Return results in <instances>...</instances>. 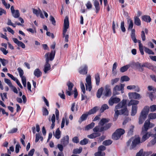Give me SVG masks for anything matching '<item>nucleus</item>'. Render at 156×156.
<instances>
[{
    "mask_svg": "<svg viewBox=\"0 0 156 156\" xmlns=\"http://www.w3.org/2000/svg\"><path fill=\"white\" fill-rule=\"evenodd\" d=\"M137 107L136 105H133L131 115L132 116H134L137 112Z\"/></svg>",
    "mask_w": 156,
    "mask_h": 156,
    "instance_id": "5701e85b",
    "label": "nucleus"
},
{
    "mask_svg": "<svg viewBox=\"0 0 156 156\" xmlns=\"http://www.w3.org/2000/svg\"><path fill=\"white\" fill-rule=\"evenodd\" d=\"M73 141L76 143H77L79 142V140L78 139V137L77 136L74 137L72 139Z\"/></svg>",
    "mask_w": 156,
    "mask_h": 156,
    "instance_id": "338daca9",
    "label": "nucleus"
},
{
    "mask_svg": "<svg viewBox=\"0 0 156 156\" xmlns=\"http://www.w3.org/2000/svg\"><path fill=\"white\" fill-rule=\"evenodd\" d=\"M69 27V18L66 16L64 20V27L63 30L62 35L63 37L65 38V41L66 42H68V38L69 36L68 34L66 35V33L67 31V29Z\"/></svg>",
    "mask_w": 156,
    "mask_h": 156,
    "instance_id": "7ed1b4c3",
    "label": "nucleus"
},
{
    "mask_svg": "<svg viewBox=\"0 0 156 156\" xmlns=\"http://www.w3.org/2000/svg\"><path fill=\"white\" fill-rule=\"evenodd\" d=\"M50 20L51 22L54 25H55V18L52 16H50Z\"/></svg>",
    "mask_w": 156,
    "mask_h": 156,
    "instance_id": "e2e57ef3",
    "label": "nucleus"
},
{
    "mask_svg": "<svg viewBox=\"0 0 156 156\" xmlns=\"http://www.w3.org/2000/svg\"><path fill=\"white\" fill-rule=\"evenodd\" d=\"M69 137L67 135L62 139L61 140V143L64 146H66L69 143Z\"/></svg>",
    "mask_w": 156,
    "mask_h": 156,
    "instance_id": "4468645a",
    "label": "nucleus"
},
{
    "mask_svg": "<svg viewBox=\"0 0 156 156\" xmlns=\"http://www.w3.org/2000/svg\"><path fill=\"white\" fill-rule=\"evenodd\" d=\"M150 136L151 133L149 132H147L143 136L141 141V143L145 141L147 139L149 138Z\"/></svg>",
    "mask_w": 156,
    "mask_h": 156,
    "instance_id": "a211bd4d",
    "label": "nucleus"
},
{
    "mask_svg": "<svg viewBox=\"0 0 156 156\" xmlns=\"http://www.w3.org/2000/svg\"><path fill=\"white\" fill-rule=\"evenodd\" d=\"M141 37L143 41H145L146 39L144 31H141Z\"/></svg>",
    "mask_w": 156,
    "mask_h": 156,
    "instance_id": "69168bd1",
    "label": "nucleus"
},
{
    "mask_svg": "<svg viewBox=\"0 0 156 156\" xmlns=\"http://www.w3.org/2000/svg\"><path fill=\"white\" fill-rule=\"evenodd\" d=\"M149 108L148 106L145 107L141 112L139 118V123L142 124L146 118L147 115L149 112Z\"/></svg>",
    "mask_w": 156,
    "mask_h": 156,
    "instance_id": "20e7f679",
    "label": "nucleus"
},
{
    "mask_svg": "<svg viewBox=\"0 0 156 156\" xmlns=\"http://www.w3.org/2000/svg\"><path fill=\"white\" fill-rule=\"evenodd\" d=\"M94 155L95 156H104L105 155V153L104 152L98 151L94 154Z\"/></svg>",
    "mask_w": 156,
    "mask_h": 156,
    "instance_id": "c03bdc74",
    "label": "nucleus"
},
{
    "mask_svg": "<svg viewBox=\"0 0 156 156\" xmlns=\"http://www.w3.org/2000/svg\"><path fill=\"white\" fill-rule=\"evenodd\" d=\"M86 80L87 82V84L86 85L91 84V76H89L87 77Z\"/></svg>",
    "mask_w": 156,
    "mask_h": 156,
    "instance_id": "de8ad7c7",
    "label": "nucleus"
},
{
    "mask_svg": "<svg viewBox=\"0 0 156 156\" xmlns=\"http://www.w3.org/2000/svg\"><path fill=\"white\" fill-rule=\"evenodd\" d=\"M126 104V100L123 99L115 106L116 110H115L114 121H115L117 119L119 115H128V111L127 109Z\"/></svg>",
    "mask_w": 156,
    "mask_h": 156,
    "instance_id": "f257e3e1",
    "label": "nucleus"
},
{
    "mask_svg": "<svg viewBox=\"0 0 156 156\" xmlns=\"http://www.w3.org/2000/svg\"><path fill=\"white\" fill-rule=\"evenodd\" d=\"M0 61L4 66H5L8 63V61L5 59L0 58Z\"/></svg>",
    "mask_w": 156,
    "mask_h": 156,
    "instance_id": "864d4df0",
    "label": "nucleus"
},
{
    "mask_svg": "<svg viewBox=\"0 0 156 156\" xmlns=\"http://www.w3.org/2000/svg\"><path fill=\"white\" fill-rule=\"evenodd\" d=\"M12 13L13 16L15 18H18L20 15L19 11L18 10H16Z\"/></svg>",
    "mask_w": 156,
    "mask_h": 156,
    "instance_id": "f704fd0d",
    "label": "nucleus"
},
{
    "mask_svg": "<svg viewBox=\"0 0 156 156\" xmlns=\"http://www.w3.org/2000/svg\"><path fill=\"white\" fill-rule=\"evenodd\" d=\"M154 138L148 143L147 146L150 147L154 145L156 143V133L154 135Z\"/></svg>",
    "mask_w": 156,
    "mask_h": 156,
    "instance_id": "aec40b11",
    "label": "nucleus"
},
{
    "mask_svg": "<svg viewBox=\"0 0 156 156\" xmlns=\"http://www.w3.org/2000/svg\"><path fill=\"white\" fill-rule=\"evenodd\" d=\"M125 133V131L122 129H117L113 134L112 138L114 140H117L123 135Z\"/></svg>",
    "mask_w": 156,
    "mask_h": 156,
    "instance_id": "0eeeda50",
    "label": "nucleus"
},
{
    "mask_svg": "<svg viewBox=\"0 0 156 156\" xmlns=\"http://www.w3.org/2000/svg\"><path fill=\"white\" fill-rule=\"evenodd\" d=\"M67 85L68 87V89L66 90V94L70 96L73 94L71 90L73 87L74 84L73 83L69 81L67 83Z\"/></svg>",
    "mask_w": 156,
    "mask_h": 156,
    "instance_id": "9b49d317",
    "label": "nucleus"
},
{
    "mask_svg": "<svg viewBox=\"0 0 156 156\" xmlns=\"http://www.w3.org/2000/svg\"><path fill=\"white\" fill-rule=\"evenodd\" d=\"M80 85L81 88L82 90V91L83 92V93L84 94L85 92V90L84 84L83 82H81Z\"/></svg>",
    "mask_w": 156,
    "mask_h": 156,
    "instance_id": "052dcab7",
    "label": "nucleus"
},
{
    "mask_svg": "<svg viewBox=\"0 0 156 156\" xmlns=\"http://www.w3.org/2000/svg\"><path fill=\"white\" fill-rule=\"evenodd\" d=\"M93 133L90 135H87V137L90 139H93L100 136L101 134L97 132Z\"/></svg>",
    "mask_w": 156,
    "mask_h": 156,
    "instance_id": "dca6fc26",
    "label": "nucleus"
},
{
    "mask_svg": "<svg viewBox=\"0 0 156 156\" xmlns=\"http://www.w3.org/2000/svg\"><path fill=\"white\" fill-rule=\"evenodd\" d=\"M88 115H89L88 112L86 114H84L82 115L80 118V120H79V122H81L85 120Z\"/></svg>",
    "mask_w": 156,
    "mask_h": 156,
    "instance_id": "bb28decb",
    "label": "nucleus"
},
{
    "mask_svg": "<svg viewBox=\"0 0 156 156\" xmlns=\"http://www.w3.org/2000/svg\"><path fill=\"white\" fill-rule=\"evenodd\" d=\"M82 151V148H76L73 151V153L75 154H80Z\"/></svg>",
    "mask_w": 156,
    "mask_h": 156,
    "instance_id": "09e8293b",
    "label": "nucleus"
},
{
    "mask_svg": "<svg viewBox=\"0 0 156 156\" xmlns=\"http://www.w3.org/2000/svg\"><path fill=\"white\" fill-rule=\"evenodd\" d=\"M35 151L34 149H32L29 152L28 154H25L24 156H33Z\"/></svg>",
    "mask_w": 156,
    "mask_h": 156,
    "instance_id": "3c124183",
    "label": "nucleus"
},
{
    "mask_svg": "<svg viewBox=\"0 0 156 156\" xmlns=\"http://www.w3.org/2000/svg\"><path fill=\"white\" fill-rule=\"evenodd\" d=\"M156 92V89L153 90V91L148 92L147 93L148 96L149 97L151 101H152V98L154 96Z\"/></svg>",
    "mask_w": 156,
    "mask_h": 156,
    "instance_id": "393cba45",
    "label": "nucleus"
},
{
    "mask_svg": "<svg viewBox=\"0 0 156 156\" xmlns=\"http://www.w3.org/2000/svg\"><path fill=\"white\" fill-rule=\"evenodd\" d=\"M142 20L147 22H150L151 20V18L149 16L144 15L142 16Z\"/></svg>",
    "mask_w": 156,
    "mask_h": 156,
    "instance_id": "412c9836",
    "label": "nucleus"
},
{
    "mask_svg": "<svg viewBox=\"0 0 156 156\" xmlns=\"http://www.w3.org/2000/svg\"><path fill=\"white\" fill-rule=\"evenodd\" d=\"M54 135L57 139H59L60 138L61 136V132L59 128L57 129L55 131V133L54 134Z\"/></svg>",
    "mask_w": 156,
    "mask_h": 156,
    "instance_id": "b1692460",
    "label": "nucleus"
},
{
    "mask_svg": "<svg viewBox=\"0 0 156 156\" xmlns=\"http://www.w3.org/2000/svg\"><path fill=\"white\" fill-rule=\"evenodd\" d=\"M136 65L139 69H140L141 71H143V67H144V66H143V64L141 65L140 63L137 62L136 63Z\"/></svg>",
    "mask_w": 156,
    "mask_h": 156,
    "instance_id": "5fc2aeb1",
    "label": "nucleus"
},
{
    "mask_svg": "<svg viewBox=\"0 0 156 156\" xmlns=\"http://www.w3.org/2000/svg\"><path fill=\"white\" fill-rule=\"evenodd\" d=\"M128 95L130 99H140L141 98L140 94L136 92L129 93Z\"/></svg>",
    "mask_w": 156,
    "mask_h": 156,
    "instance_id": "f8f14e48",
    "label": "nucleus"
},
{
    "mask_svg": "<svg viewBox=\"0 0 156 156\" xmlns=\"http://www.w3.org/2000/svg\"><path fill=\"white\" fill-rule=\"evenodd\" d=\"M95 125V123L94 122H91L90 124L87 126L85 127V130H88L92 128Z\"/></svg>",
    "mask_w": 156,
    "mask_h": 156,
    "instance_id": "473e14b6",
    "label": "nucleus"
},
{
    "mask_svg": "<svg viewBox=\"0 0 156 156\" xmlns=\"http://www.w3.org/2000/svg\"><path fill=\"white\" fill-rule=\"evenodd\" d=\"M134 23L137 26H140L141 25V21L138 17H135L134 18Z\"/></svg>",
    "mask_w": 156,
    "mask_h": 156,
    "instance_id": "e433bc0d",
    "label": "nucleus"
},
{
    "mask_svg": "<svg viewBox=\"0 0 156 156\" xmlns=\"http://www.w3.org/2000/svg\"><path fill=\"white\" fill-rule=\"evenodd\" d=\"M151 112H153L156 110V105H153L150 107Z\"/></svg>",
    "mask_w": 156,
    "mask_h": 156,
    "instance_id": "4d7b16f0",
    "label": "nucleus"
},
{
    "mask_svg": "<svg viewBox=\"0 0 156 156\" xmlns=\"http://www.w3.org/2000/svg\"><path fill=\"white\" fill-rule=\"evenodd\" d=\"M139 101L134 100H131L129 102L128 104V106L136 105L138 104Z\"/></svg>",
    "mask_w": 156,
    "mask_h": 156,
    "instance_id": "a878e982",
    "label": "nucleus"
},
{
    "mask_svg": "<svg viewBox=\"0 0 156 156\" xmlns=\"http://www.w3.org/2000/svg\"><path fill=\"white\" fill-rule=\"evenodd\" d=\"M121 28L122 31L123 32H125V31L126 29L124 27V21H122L121 23Z\"/></svg>",
    "mask_w": 156,
    "mask_h": 156,
    "instance_id": "6e6d98bb",
    "label": "nucleus"
},
{
    "mask_svg": "<svg viewBox=\"0 0 156 156\" xmlns=\"http://www.w3.org/2000/svg\"><path fill=\"white\" fill-rule=\"evenodd\" d=\"M94 5L96 10V12L98 13L100 9L99 2L96 0L94 1Z\"/></svg>",
    "mask_w": 156,
    "mask_h": 156,
    "instance_id": "4be33fe9",
    "label": "nucleus"
},
{
    "mask_svg": "<svg viewBox=\"0 0 156 156\" xmlns=\"http://www.w3.org/2000/svg\"><path fill=\"white\" fill-rule=\"evenodd\" d=\"M129 80V78L128 76H124L121 77L120 80L122 82L124 81H128Z\"/></svg>",
    "mask_w": 156,
    "mask_h": 156,
    "instance_id": "a19ab883",
    "label": "nucleus"
},
{
    "mask_svg": "<svg viewBox=\"0 0 156 156\" xmlns=\"http://www.w3.org/2000/svg\"><path fill=\"white\" fill-rule=\"evenodd\" d=\"M130 66V65H127L122 66L121 68L120 71L121 72H124L127 70Z\"/></svg>",
    "mask_w": 156,
    "mask_h": 156,
    "instance_id": "c756f323",
    "label": "nucleus"
},
{
    "mask_svg": "<svg viewBox=\"0 0 156 156\" xmlns=\"http://www.w3.org/2000/svg\"><path fill=\"white\" fill-rule=\"evenodd\" d=\"M124 86V84H121L120 85L115 86L113 89V94L114 95L118 94H119V92L120 91L123 93Z\"/></svg>",
    "mask_w": 156,
    "mask_h": 156,
    "instance_id": "6e6552de",
    "label": "nucleus"
},
{
    "mask_svg": "<svg viewBox=\"0 0 156 156\" xmlns=\"http://www.w3.org/2000/svg\"><path fill=\"white\" fill-rule=\"evenodd\" d=\"M108 108L109 107L107 104H104L103 105L100 109L101 112H103L105 110L108 109Z\"/></svg>",
    "mask_w": 156,
    "mask_h": 156,
    "instance_id": "79ce46f5",
    "label": "nucleus"
},
{
    "mask_svg": "<svg viewBox=\"0 0 156 156\" xmlns=\"http://www.w3.org/2000/svg\"><path fill=\"white\" fill-rule=\"evenodd\" d=\"M80 73L82 74H86L87 73V67L85 66L83 68L79 71Z\"/></svg>",
    "mask_w": 156,
    "mask_h": 156,
    "instance_id": "7c9ffc66",
    "label": "nucleus"
},
{
    "mask_svg": "<svg viewBox=\"0 0 156 156\" xmlns=\"http://www.w3.org/2000/svg\"><path fill=\"white\" fill-rule=\"evenodd\" d=\"M105 95L106 96H109L111 95L112 92L111 89L109 88V86L107 85L105 87Z\"/></svg>",
    "mask_w": 156,
    "mask_h": 156,
    "instance_id": "2eb2a0df",
    "label": "nucleus"
},
{
    "mask_svg": "<svg viewBox=\"0 0 156 156\" xmlns=\"http://www.w3.org/2000/svg\"><path fill=\"white\" fill-rule=\"evenodd\" d=\"M112 143V141L110 140H108L104 141L103 142V144L105 146H108L110 145Z\"/></svg>",
    "mask_w": 156,
    "mask_h": 156,
    "instance_id": "37998d69",
    "label": "nucleus"
},
{
    "mask_svg": "<svg viewBox=\"0 0 156 156\" xmlns=\"http://www.w3.org/2000/svg\"><path fill=\"white\" fill-rule=\"evenodd\" d=\"M5 82L10 87H12V85L11 83V81L8 79L5 78L4 79Z\"/></svg>",
    "mask_w": 156,
    "mask_h": 156,
    "instance_id": "8fccbe9b",
    "label": "nucleus"
},
{
    "mask_svg": "<svg viewBox=\"0 0 156 156\" xmlns=\"http://www.w3.org/2000/svg\"><path fill=\"white\" fill-rule=\"evenodd\" d=\"M0 50L5 55H6L8 53V51L3 48H1Z\"/></svg>",
    "mask_w": 156,
    "mask_h": 156,
    "instance_id": "774afa93",
    "label": "nucleus"
},
{
    "mask_svg": "<svg viewBox=\"0 0 156 156\" xmlns=\"http://www.w3.org/2000/svg\"><path fill=\"white\" fill-rule=\"evenodd\" d=\"M117 66V63L116 62H115L114 63L113 65L112 69V73L114 75H115L117 73L116 72L115 70L116 69Z\"/></svg>",
    "mask_w": 156,
    "mask_h": 156,
    "instance_id": "58836bf2",
    "label": "nucleus"
},
{
    "mask_svg": "<svg viewBox=\"0 0 156 156\" xmlns=\"http://www.w3.org/2000/svg\"><path fill=\"white\" fill-rule=\"evenodd\" d=\"M144 67H147L149 69H156V68L153 66L151 64L149 63H145L143 64Z\"/></svg>",
    "mask_w": 156,
    "mask_h": 156,
    "instance_id": "2f4dec72",
    "label": "nucleus"
},
{
    "mask_svg": "<svg viewBox=\"0 0 156 156\" xmlns=\"http://www.w3.org/2000/svg\"><path fill=\"white\" fill-rule=\"evenodd\" d=\"M154 126V124L150 123L149 120H146L144 123V127L142 128V132L145 133L149 129L153 127Z\"/></svg>",
    "mask_w": 156,
    "mask_h": 156,
    "instance_id": "1a4fd4ad",
    "label": "nucleus"
},
{
    "mask_svg": "<svg viewBox=\"0 0 156 156\" xmlns=\"http://www.w3.org/2000/svg\"><path fill=\"white\" fill-rule=\"evenodd\" d=\"M106 149V147L103 145H101L98 147V151H101Z\"/></svg>",
    "mask_w": 156,
    "mask_h": 156,
    "instance_id": "0e129e2a",
    "label": "nucleus"
},
{
    "mask_svg": "<svg viewBox=\"0 0 156 156\" xmlns=\"http://www.w3.org/2000/svg\"><path fill=\"white\" fill-rule=\"evenodd\" d=\"M148 117L151 119H154L156 118V113H152L149 114Z\"/></svg>",
    "mask_w": 156,
    "mask_h": 156,
    "instance_id": "a18cd8bd",
    "label": "nucleus"
},
{
    "mask_svg": "<svg viewBox=\"0 0 156 156\" xmlns=\"http://www.w3.org/2000/svg\"><path fill=\"white\" fill-rule=\"evenodd\" d=\"M88 142V140L86 138L81 140L80 142V144L82 145H84L87 144Z\"/></svg>",
    "mask_w": 156,
    "mask_h": 156,
    "instance_id": "603ef678",
    "label": "nucleus"
},
{
    "mask_svg": "<svg viewBox=\"0 0 156 156\" xmlns=\"http://www.w3.org/2000/svg\"><path fill=\"white\" fill-rule=\"evenodd\" d=\"M86 5L87 7V8L88 9L91 8L92 7V5L91 3L89 1L86 4Z\"/></svg>",
    "mask_w": 156,
    "mask_h": 156,
    "instance_id": "680f3d73",
    "label": "nucleus"
},
{
    "mask_svg": "<svg viewBox=\"0 0 156 156\" xmlns=\"http://www.w3.org/2000/svg\"><path fill=\"white\" fill-rule=\"evenodd\" d=\"M34 74L35 76L38 78L41 75L42 72L39 69H36L34 71Z\"/></svg>",
    "mask_w": 156,
    "mask_h": 156,
    "instance_id": "6ab92c4d",
    "label": "nucleus"
},
{
    "mask_svg": "<svg viewBox=\"0 0 156 156\" xmlns=\"http://www.w3.org/2000/svg\"><path fill=\"white\" fill-rule=\"evenodd\" d=\"M95 79L96 85H99L100 82V77L98 73H97L95 75Z\"/></svg>",
    "mask_w": 156,
    "mask_h": 156,
    "instance_id": "cd10ccee",
    "label": "nucleus"
},
{
    "mask_svg": "<svg viewBox=\"0 0 156 156\" xmlns=\"http://www.w3.org/2000/svg\"><path fill=\"white\" fill-rule=\"evenodd\" d=\"M120 101V99L118 98H114L111 97L108 101L110 105H112L114 103H117Z\"/></svg>",
    "mask_w": 156,
    "mask_h": 156,
    "instance_id": "ddd939ff",
    "label": "nucleus"
},
{
    "mask_svg": "<svg viewBox=\"0 0 156 156\" xmlns=\"http://www.w3.org/2000/svg\"><path fill=\"white\" fill-rule=\"evenodd\" d=\"M145 51L149 54L154 55V53L151 50L145 47H144Z\"/></svg>",
    "mask_w": 156,
    "mask_h": 156,
    "instance_id": "72a5a7b5",
    "label": "nucleus"
},
{
    "mask_svg": "<svg viewBox=\"0 0 156 156\" xmlns=\"http://www.w3.org/2000/svg\"><path fill=\"white\" fill-rule=\"evenodd\" d=\"M128 22L129 23V27L128 30H131L133 27V23L132 20L130 19H129L128 20Z\"/></svg>",
    "mask_w": 156,
    "mask_h": 156,
    "instance_id": "ea45409f",
    "label": "nucleus"
},
{
    "mask_svg": "<svg viewBox=\"0 0 156 156\" xmlns=\"http://www.w3.org/2000/svg\"><path fill=\"white\" fill-rule=\"evenodd\" d=\"M109 121V119L106 118H103L98 123V125L99 126H102L106 123L108 122Z\"/></svg>",
    "mask_w": 156,
    "mask_h": 156,
    "instance_id": "f3484780",
    "label": "nucleus"
},
{
    "mask_svg": "<svg viewBox=\"0 0 156 156\" xmlns=\"http://www.w3.org/2000/svg\"><path fill=\"white\" fill-rule=\"evenodd\" d=\"M2 3L5 6L6 8L9 9L10 6L9 4H7L5 0H2Z\"/></svg>",
    "mask_w": 156,
    "mask_h": 156,
    "instance_id": "13d9d810",
    "label": "nucleus"
},
{
    "mask_svg": "<svg viewBox=\"0 0 156 156\" xmlns=\"http://www.w3.org/2000/svg\"><path fill=\"white\" fill-rule=\"evenodd\" d=\"M55 53V50L52 51L50 53H47L45 55V57L46 58V63L44 66L43 70L45 73H47L48 71L50 70L51 69V66L49 63V60L52 61L54 58Z\"/></svg>",
    "mask_w": 156,
    "mask_h": 156,
    "instance_id": "f03ea898",
    "label": "nucleus"
},
{
    "mask_svg": "<svg viewBox=\"0 0 156 156\" xmlns=\"http://www.w3.org/2000/svg\"><path fill=\"white\" fill-rule=\"evenodd\" d=\"M43 115H47L48 114V111L45 108H44L43 110Z\"/></svg>",
    "mask_w": 156,
    "mask_h": 156,
    "instance_id": "bf43d9fd",
    "label": "nucleus"
},
{
    "mask_svg": "<svg viewBox=\"0 0 156 156\" xmlns=\"http://www.w3.org/2000/svg\"><path fill=\"white\" fill-rule=\"evenodd\" d=\"M66 121V125H68L69 123V121L68 119H65L64 118H63L62 119L61 125V128H62L64 126L65 123Z\"/></svg>",
    "mask_w": 156,
    "mask_h": 156,
    "instance_id": "c85d7f7f",
    "label": "nucleus"
},
{
    "mask_svg": "<svg viewBox=\"0 0 156 156\" xmlns=\"http://www.w3.org/2000/svg\"><path fill=\"white\" fill-rule=\"evenodd\" d=\"M111 126V123H108L100 127L99 126H96L93 129V130L94 132H101L108 130L110 128Z\"/></svg>",
    "mask_w": 156,
    "mask_h": 156,
    "instance_id": "423d86ee",
    "label": "nucleus"
},
{
    "mask_svg": "<svg viewBox=\"0 0 156 156\" xmlns=\"http://www.w3.org/2000/svg\"><path fill=\"white\" fill-rule=\"evenodd\" d=\"M132 141V143L131 146L130 147V149H132L134 148L136 146L141 143L140 141V137L137 136L133 139V138H131L129 140L127 143V146H129L131 143V142Z\"/></svg>",
    "mask_w": 156,
    "mask_h": 156,
    "instance_id": "39448f33",
    "label": "nucleus"
},
{
    "mask_svg": "<svg viewBox=\"0 0 156 156\" xmlns=\"http://www.w3.org/2000/svg\"><path fill=\"white\" fill-rule=\"evenodd\" d=\"M119 80V78L112 79L111 81V84L112 85H114L115 83H116Z\"/></svg>",
    "mask_w": 156,
    "mask_h": 156,
    "instance_id": "49530a36",
    "label": "nucleus"
},
{
    "mask_svg": "<svg viewBox=\"0 0 156 156\" xmlns=\"http://www.w3.org/2000/svg\"><path fill=\"white\" fill-rule=\"evenodd\" d=\"M98 110V107H95L89 111V112H88V113L89 115H90L95 113Z\"/></svg>",
    "mask_w": 156,
    "mask_h": 156,
    "instance_id": "c9c22d12",
    "label": "nucleus"
},
{
    "mask_svg": "<svg viewBox=\"0 0 156 156\" xmlns=\"http://www.w3.org/2000/svg\"><path fill=\"white\" fill-rule=\"evenodd\" d=\"M103 90V89L102 87H101L98 90L97 94V97L98 98H100L101 95L102 94Z\"/></svg>",
    "mask_w": 156,
    "mask_h": 156,
    "instance_id": "4c0bfd02",
    "label": "nucleus"
},
{
    "mask_svg": "<svg viewBox=\"0 0 156 156\" xmlns=\"http://www.w3.org/2000/svg\"><path fill=\"white\" fill-rule=\"evenodd\" d=\"M17 70L18 71L20 76L21 78L22 81L23 86L24 87L26 86V77L23 76L24 72L23 70L20 67L17 68Z\"/></svg>",
    "mask_w": 156,
    "mask_h": 156,
    "instance_id": "9d476101",
    "label": "nucleus"
}]
</instances>
